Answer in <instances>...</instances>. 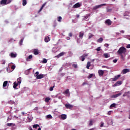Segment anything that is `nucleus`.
<instances>
[{
  "label": "nucleus",
  "instance_id": "obj_8",
  "mask_svg": "<svg viewBox=\"0 0 130 130\" xmlns=\"http://www.w3.org/2000/svg\"><path fill=\"white\" fill-rule=\"evenodd\" d=\"M65 107H66V108H67V109H72V108H73V105H72L71 104H66Z\"/></svg>",
  "mask_w": 130,
  "mask_h": 130
},
{
  "label": "nucleus",
  "instance_id": "obj_6",
  "mask_svg": "<svg viewBox=\"0 0 130 130\" xmlns=\"http://www.w3.org/2000/svg\"><path fill=\"white\" fill-rule=\"evenodd\" d=\"M64 54H66V52H62L60 53L59 54H58L56 56V57H57V58H59V57H60L61 56H63V55H64Z\"/></svg>",
  "mask_w": 130,
  "mask_h": 130
},
{
  "label": "nucleus",
  "instance_id": "obj_12",
  "mask_svg": "<svg viewBox=\"0 0 130 130\" xmlns=\"http://www.w3.org/2000/svg\"><path fill=\"white\" fill-rule=\"evenodd\" d=\"M1 5H3L4 6L7 5V0H2L0 2Z\"/></svg>",
  "mask_w": 130,
  "mask_h": 130
},
{
  "label": "nucleus",
  "instance_id": "obj_56",
  "mask_svg": "<svg viewBox=\"0 0 130 130\" xmlns=\"http://www.w3.org/2000/svg\"><path fill=\"white\" fill-rule=\"evenodd\" d=\"M126 48H130V44H128L126 46Z\"/></svg>",
  "mask_w": 130,
  "mask_h": 130
},
{
  "label": "nucleus",
  "instance_id": "obj_57",
  "mask_svg": "<svg viewBox=\"0 0 130 130\" xmlns=\"http://www.w3.org/2000/svg\"><path fill=\"white\" fill-rule=\"evenodd\" d=\"M45 5H46V3H44V4H43V5L42 6V7L43 8H44V7H45Z\"/></svg>",
  "mask_w": 130,
  "mask_h": 130
},
{
  "label": "nucleus",
  "instance_id": "obj_44",
  "mask_svg": "<svg viewBox=\"0 0 130 130\" xmlns=\"http://www.w3.org/2000/svg\"><path fill=\"white\" fill-rule=\"evenodd\" d=\"M96 51H100L101 50V47H99L96 49Z\"/></svg>",
  "mask_w": 130,
  "mask_h": 130
},
{
  "label": "nucleus",
  "instance_id": "obj_13",
  "mask_svg": "<svg viewBox=\"0 0 130 130\" xmlns=\"http://www.w3.org/2000/svg\"><path fill=\"white\" fill-rule=\"evenodd\" d=\"M19 85H20V84H19L18 83L15 82L13 84L14 89H17V87H18V86H19Z\"/></svg>",
  "mask_w": 130,
  "mask_h": 130
},
{
  "label": "nucleus",
  "instance_id": "obj_7",
  "mask_svg": "<svg viewBox=\"0 0 130 130\" xmlns=\"http://www.w3.org/2000/svg\"><path fill=\"white\" fill-rule=\"evenodd\" d=\"M80 7H81V5L80 4V3H76V4H75L73 8V9H77L78 8H80Z\"/></svg>",
  "mask_w": 130,
  "mask_h": 130
},
{
  "label": "nucleus",
  "instance_id": "obj_52",
  "mask_svg": "<svg viewBox=\"0 0 130 130\" xmlns=\"http://www.w3.org/2000/svg\"><path fill=\"white\" fill-rule=\"evenodd\" d=\"M113 62H114V63L117 62V59H115L113 60Z\"/></svg>",
  "mask_w": 130,
  "mask_h": 130
},
{
  "label": "nucleus",
  "instance_id": "obj_47",
  "mask_svg": "<svg viewBox=\"0 0 130 130\" xmlns=\"http://www.w3.org/2000/svg\"><path fill=\"white\" fill-rule=\"evenodd\" d=\"M35 75H36V77L37 78V77H38V76L39 75V72H36Z\"/></svg>",
  "mask_w": 130,
  "mask_h": 130
},
{
  "label": "nucleus",
  "instance_id": "obj_33",
  "mask_svg": "<svg viewBox=\"0 0 130 130\" xmlns=\"http://www.w3.org/2000/svg\"><path fill=\"white\" fill-rule=\"evenodd\" d=\"M115 106H116V104L115 103H113V104H112L111 105H110V108H112L113 107H115Z\"/></svg>",
  "mask_w": 130,
  "mask_h": 130
},
{
  "label": "nucleus",
  "instance_id": "obj_51",
  "mask_svg": "<svg viewBox=\"0 0 130 130\" xmlns=\"http://www.w3.org/2000/svg\"><path fill=\"white\" fill-rule=\"evenodd\" d=\"M69 37H73V33L70 32L69 34Z\"/></svg>",
  "mask_w": 130,
  "mask_h": 130
},
{
  "label": "nucleus",
  "instance_id": "obj_3",
  "mask_svg": "<svg viewBox=\"0 0 130 130\" xmlns=\"http://www.w3.org/2000/svg\"><path fill=\"white\" fill-rule=\"evenodd\" d=\"M120 77H121V75H118L115 76L114 78H111L110 79V81H111V82H115V81H116L117 80H118V79H119V78H120Z\"/></svg>",
  "mask_w": 130,
  "mask_h": 130
},
{
  "label": "nucleus",
  "instance_id": "obj_46",
  "mask_svg": "<svg viewBox=\"0 0 130 130\" xmlns=\"http://www.w3.org/2000/svg\"><path fill=\"white\" fill-rule=\"evenodd\" d=\"M15 69H16V66L15 65H12L11 66V69L12 70H14Z\"/></svg>",
  "mask_w": 130,
  "mask_h": 130
},
{
  "label": "nucleus",
  "instance_id": "obj_31",
  "mask_svg": "<svg viewBox=\"0 0 130 130\" xmlns=\"http://www.w3.org/2000/svg\"><path fill=\"white\" fill-rule=\"evenodd\" d=\"M104 56L105 57V58H108V57H109V54H108V53H104Z\"/></svg>",
  "mask_w": 130,
  "mask_h": 130
},
{
  "label": "nucleus",
  "instance_id": "obj_50",
  "mask_svg": "<svg viewBox=\"0 0 130 130\" xmlns=\"http://www.w3.org/2000/svg\"><path fill=\"white\" fill-rule=\"evenodd\" d=\"M53 88H54V86H51V87H50V89H49V90H50V91H53Z\"/></svg>",
  "mask_w": 130,
  "mask_h": 130
},
{
  "label": "nucleus",
  "instance_id": "obj_1",
  "mask_svg": "<svg viewBox=\"0 0 130 130\" xmlns=\"http://www.w3.org/2000/svg\"><path fill=\"white\" fill-rule=\"evenodd\" d=\"M126 52V48L124 47H121L117 51L118 54H122V53H125Z\"/></svg>",
  "mask_w": 130,
  "mask_h": 130
},
{
  "label": "nucleus",
  "instance_id": "obj_17",
  "mask_svg": "<svg viewBox=\"0 0 130 130\" xmlns=\"http://www.w3.org/2000/svg\"><path fill=\"white\" fill-rule=\"evenodd\" d=\"M11 57L15 58L17 56V54L14 53V52H11L10 54Z\"/></svg>",
  "mask_w": 130,
  "mask_h": 130
},
{
  "label": "nucleus",
  "instance_id": "obj_61",
  "mask_svg": "<svg viewBox=\"0 0 130 130\" xmlns=\"http://www.w3.org/2000/svg\"><path fill=\"white\" fill-rule=\"evenodd\" d=\"M34 110H38V107H35Z\"/></svg>",
  "mask_w": 130,
  "mask_h": 130
},
{
  "label": "nucleus",
  "instance_id": "obj_20",
  "mask_svg": "<svg viewBox=\"0 0 130 130\" xmlns=\"http://www.w3.org/2000/svg\"><path fill=\"white\" fill-rule=\"evenodd\" d=\"M61 119H63V120L67 119V115L66 114L61 115Z\"/></svg>",
  "mask_w": 130,
  "mask_h": 130
},
{
  "label": "nucleus",
  "instance_id": "obj_21",
  "mask_svg": "<svg viewBox=\"0 0 130 130\" xmlns=\"http://www.w3.org/2000/svg\"><path fill=\"white\" fill-rule=\"evenodd\" d=\"M91 14H87L84 17L83 20H87L88 19V18H89V17H90Z\"/></svg>",
  "mask_w": 130,
  "mask_h": 130
},
{
  "label": "nucleus",
  "instance_id": "obj_58",
  "mask_svg": "<svg viewBox=\"0 0 130 130\" xmlns=\"http://www.w3.org/2000/svg\"><path fill=\"white\" fill-rule=\"evenodd\" d=\"M42 10H43V8L41 7L40 8V9L39 10V12H41V11H42Z\"/></svg>",
  "mask_w": 130,
  "mask_h": 130
},
{
  "label": "nucleus",
  "instance_id": "obj_27",
  "mask_svg": "<svg viewBox=\"0 0 130 130\" xmlns=\"http://www.w3.org/2000/svg\"><path fill=\"white\" fill-rule=\"evenodd\" d=\"M32 127L33 128H37V127H40V125H39V124H34Z\"/></svg>",
  "mask_w": 130,
  "mask_h": 130
},
{
  "label": "nucleus",
  "instance_id": "obj_42",
  "mask_svg": "<svg viewBox=\"0 0 130 130\" xmlns=\"http://www.w3.org/2000/svg\"><path fill=\"white\" fill-rule=\"evenodd\" d=\"M120 56H121V60H124V57H123V55L121 54Z\"/></svg>",
  "mask_w": 130,
  "mask_h": 130
},
{
  "label": "nucleus",
  "instance_id": "obj_62",
  "mask_svg": "<svg viewBox=\"0 0 130 130\" xmlns=\"http://www.w3.org/2000/svg\"><path fill=\"white\" fill-rule=\"evenodd\" d=\"M76 18H80V15L77 14V15H76Z\"/></svg>",
  "mask_w": 130,
  "mask_h": 130
},
{
  "label": "nucleus",
  "instance_id": "obj_9",
  "mask_svg": "<svg viewBox=\"0 0 130 130\" xmlns=\"http://www.w3.org/2000/svg\"><path fill=\"white\" fill-rule=\"evenodd\" d=\"M105 24H107L108 26L111 25V20L110 19H107L105 21Z\"/></svg>",
  "mask_w": 130,
  "mask_h": 130
},
{
  "label": "nucleus",
  "instance_id": "obj_15",
  "mask_svg": "<svg viewBox=\"0 0 130 130\" xmlns=\"http://www.w3.org/2000/svg\"><path fill=\"white\" fill-rule=\"evenodd\" d=\"M123 74H126V73H129V69H125L122 70Z\"/></svg>",
  "mask_w": 130,
  "mask_h": 130
},
{
  "label": "nucleus",
  "instance_id": "obj_37",
  "mask_svg": "<svg viewBox=\"0 0 130 130\" xmlns=\"http://www.w3.org/2000/svg\"><path fill=\"white\" fill-rule=\"evenodd\" d=\"M62 19V18L61 16H59L58 17V22H61Z\"/></svg>",
  "mask_w": 130,
  "mask_h": 130
},
{
  "label": "nucleus",
  "instance_id": "obj_14",
  "mask_svg": "<svg viewBox=\"0 0 130 130\" xmlns=\"http://www.w3.org/2000/svg\"><path fill=\"white\" fill-rule=\"evenodd\" d=\"M43 78H44V75L40 74V75H39V76H37V79L38 80H39L40 79H43Z\"/></svg>",
  "mask_w": 130,
  "mask_h": 130
},
{
  "label": "nucleus",
  "instance_id": "obj_48",
  "mask_svg": "<svg viewBox=\"0 0 130 130\" xmlns=\"http://www.w3.org/2000/svg\"><path fill=\"white\" fill-rule=\"evenodd\" d=\"M112 9H107V13H110L111 12H112Z\"/></svg>",
  "mask_w": 130,
  "mask_h": 130
},
{
  "label": "nucleus",
  "instance_id": "obj_45",
  "mask_svg": "<svg viewBox=\"0 0 130 130\" xmlns=\"http://www.w3.org/2000/svg\"><path fill=\"white\" fill-rule=\"evenodd\" d=\"M1 62H2V64H6V60H2Z\"/></svg>",
  "mask_w": 130,
  "mask_h": 130
},
{
  "label": "nucleus",
  "instance_id": "obj_23",
  "mask_svg": "<svg viewBox=\"0 0 130 130\" xmlns=\"http://www.w3.org/2000/svg\"><path fill=\"white\" fill-rule=\"evenodd\" d=\"M50 39L48 37H46L44 39V41L46 42H48L49 41H50Z\"/></svg>",
  "mask_w": 130,
  "mask_h": 130
},
{
  "label": "nucleus",
  "instance_id": "obj_32",
  "mask_svg": "<svg viewBox=\"0 0 130 130\" xmlns=\"http://www.w3.org/2000/svg\"><path fill=\"white\" fill-rule=\"evenodd\" d=\"M64 94H66V95H68V94H70V90L69 89H67L64 91Z\"/></svg>",
  "mask_w": 130,
  "mask_h": 130
},
{
  "label": "nucleus",
  "instance_id": "obj_49",
  "mask_svg": "<svg viewBox=\"0 0 130 130\" xmlns=\"http://www.w3.org/2000/svg\"><path fill=\"white\" fill-rule=\"evenodd\" d=\"M81 57L82 58L81 59L82 61H84V60H85V57L83 56H81Z\"/></svg>",
  "mask_w": 130,
  "mask_h": 130
},
{
  "label": "nucleus",
  "instance_id": "obj_41",
  "mask_svg": "<svg viewBox=\"0 0 130 130\" xmlns=\"http://www.w3.org/2000/svg\"><path fill=\"white\" fill-rule=\"evenodd\" d=\"M23 41H24V38H22L21 40H20V45H22V44H23Z\"/></svg>",
  "mask_w": 130,
  "mask_h": 130
},
{
  "label": "nucleus",
  "instance_id": "obj_19",
  "mask_svg": "<svg viewBox=\"0 0 130 130\" xmlns=\"http://www.w3.org/2000/svg\"><path fill=\"white\" fill-rule=\"evenodd\" d=\"M90 67H91V62L88 61L87 63L86 69H87V70H89L90 69Z\"/></svg>",
  "mask_w": 130,
  "mask_h": 130
},
{
  "label": "nucleus",
  "instance_id": "obj_43",
  "mask_svg": "<svg viewBox=\"0 0 130 130\" xmlns=\"http://www.w3.org/2000/svg\"><path fill=\"white\" fill-rule=\"evenodd\" d=\"M47 118H52V116H51V115H47Z\"/></svg>",
  "mask_w": 130,
  "mask_h": 130
},
{
  "label": "nucleus",
  "instance_id": "obj_25",
  "mask_svg": "<svg viewBox=\"0 0 130 130\" xmlns=\"http://www.w3.org/2000/svg\"><path fill=\"white\" fill-rule=\"evenodd\" d=\"M7 126H15V124L13 123H8L7 124Z\"/></svg>",
  "mask_w": 130,
  "mask_h": 130
},
{
  "label": "nucleus",
  "instance_id": "obj_26",
  "mask_svg": "<svg viewBox=\"0 0 130 130\" xmlns=\"http://www.w3.org/2000/svg\"><path fill=\"white\" fill-rule=\"evenodd\" d=\"M128 94H130V91L125 92L123 94V97H125L126 96H127Z\"/></svg>",
  "mask_w": 130,
  "mask_h": 130
},
{
  "label": "nucleus",
  "instance_id": "obj_29",
  "mask_svg": "<svg viewBox=\"0 0 130 130\" xmlns=\"http://www.w3.org/2000/svg\"><path fill=\"white\" fill-rule=\"evenodd\" d=\"M98 42H99L100 43L103 42V38H100V39H99L98 40Z\"/></svg>",
  "mask_w": 130,
  "mask_h": 130
},
{
  "label": "nucleus",
  "instance_id": "obj_4",
  "mask_svg": "<svg viewBox=\"0 0 130 130\" xmlns=\"http://www.w3.org/2000/svg\"><path fill=\"white\" fill-rule=\"evenodd\" d=\"M32 53H34L35 55H38V54H39V50H38V49H34Z\"/></svg>",
  "mask_w": 130,
  "mask_h": 130
},
{
  "label": "nucleus",
  "instance_id": "obj_28",
  "mask_svg": "<svg viewBox=\"0 0 130 130\" xmlns=\"http://www.w3.org/2000/svg\"><path fill=\"white\" fill-rule=\"evenodd\" d=\"M93 36H94V35L91 33H89L88 34V39H91V38H92V37H93Z\"/></svg>",
  "mask_w": 130,
  "mask_h": 130
},
{
  "label": "nucleus",
  "instance_id": "obj_10",
  "mask_svg": "<svg viewBox=\"0 0 130 130\" xmlns=\"http://www.w3.org/2000/svg\"><path fill=\"white\" fill-rule=\"evenodd\" d=\"M99 75L100 77H102L104 75V71L101 70H99Z\"/></svg>",
  "mask_w": 130,
  "mask_h": 130
},
{
  "label": "nucleus",
  "instance_id": "obj_2",
  "mask_svg": "<svg viewBox=\"0 0 130 130\" xmlns=\"http://www.w3.org/2000/svg\"><path fill=\"white\" fill-rule=\"evenodd\" d=\"M104 6H106V4H102L99 5H96L93 7L92 10L93 11H96V10H98V9H99L100 8H101V7H103Z\"/></svg>",
  "mask_w": 130,
  "mask_h": 130
},
{
  "label": "nucleus",
  "instance_id": "obj_16",
  "mask_svg": "<svg viewBox=\"0 0 130 130\" xmlns=\"http://www.w3.org/2000/svg\"><path fill=\"white\" fill-rule=\"evenodd\" d=\"M17 84H19V85H21V83H22V78L21 77L18 78L17 79Z\"/></svg>",
  "mask_w": 130,
  "mask_h": 130
},
{
  "label": "nucleus",
  "instance_id": "obj_22",
  "mask_svg": "<svg viewBox=\"0 0 130 130\" xmlns=\"http://www.w3.org/2000/svg\"><path fill=\"white\" fill-rule=\"evenodd\" d=\"M27 5V0H22V5L25 7Z\"/></svg>",
  "mask_w": 130,
  "mask_h": 130
},
{
  "label": "nucleus",
  "instance_id": "obj_38",
  "mask_svg": "<svg viewBox=\"0 0 130 130\" xmlns=\"http://www.w3.org/2000/svg\"><path fill=\"white\" fill-rule=\"evenodd\" d=\"M32 56L31 55H30L28 56V57L26 58L27 60H29V59H31L32 58Z\"/></svg>",
  "mask_w": 130,
  "mask_h": 130
},
{
  "label": "nucleus",
  "instance_id": "obj_11",
  "mask_svg": "<svg viewBox=\"0 0 130 130\" xmlns=\"http://www.w3.org/2000/svg\"><path fill=\"white\" fill-rule=\"evenodd\" d=\"M79 38H80V39H83V37H84V32L80 31L79 32Z\"/></svg>",
  "mask_w": 130,
  "mask_h": 130
},
{
  "label": "nucleus",
  "instance_id": "obj_64",
  "mask_svg": "<svg viewBox=\"0 0 130 130\" xmlns=\"http://www.w3.org/2000/svg\"><path fill=\"white\" fill-rule=\"evenodd\" d=\"M121 33H124V30H122L121 31Z\"/></svg>",
  "mask_w": 130,
  "mask_h": 130
},
{
  "label": "nucleus",
  "instance_id": "obj_34",
  "mask_svg": "<svg viewBox=\"0 0 130 130\" xmlns=\"http://www.w3.org/2000/svg\"><path fill=\"white\" fill-rule=\"evenodd\" d=\"M43 63H47V59L44 58L42 61Z\"/></svg>",
  "mask_w": 130,
  "mask_h": 130
},
{
  "label": "nucleus",
  "instance_id": "obj_30",
  "mask_svg": "<svg viewBox=\"0 0 130 130\" xmlns=\"http://www.w3.org/2000/svg\"><path fill=\"white\" fill-rule=\"evenodd\" d=\"M50 100V98H46L45 99V101L47 103H48V102H49Z\"/></svg>",
  "mask_w": 130,
  "mask_h": 130
},
{
  "label": "nucleus",
  "instance_id": "obj_53",
  "mask_svg": "<svg viewBox=\"0 0 130 130\" xmlns=\"http://www.w3.org/2000/svg\"><path fill=\"white\" fill-rule=\"evenodd\" d=\"M104 46H105V47H108L109 46V44H105L104 45Z\"/></svg>",
  "mask_w": 130,
  "mask_h": 130
},
{
  "label": "nucleus",
  "instance_id": "obj_54",
  "mask_svg": "<svg viewBox=\"0 0 130 130\" xmlns=\"http://www.w3.org/2000/svg\"><path fill=\"white\" fill-rule=\"evenodd\" d=\"M82 56H84V57H86V56H88V54H84Z\"/></svg>",
  "mask_w": 130,
  "mask_h": 130
},
{
  "label": "nucleus",
  "instance_id": "obj_24",
  "mask_svg": "<svg viewBox=\"0 0 130 130\" xmlns=\"http://www.w3.org/2000/svg\"><path fill=\"white\" fill-rule=\"evenodd\" d=\"M8 85V81H5L3 83V88H5V87H7Z\"/></svg>",
  "mask_w": 130,
  "mask_h": 130
},
{
  "label": "nucleus",
  "instance_id": "obj_59",
  "mask_svg": "<svg viewBox=\"0 0 130 130\" xmlns=\"http://www.w3.org/2000/svg\"><path fill=\"white\" fill-rule=\"evenodd\" d=\"M85 85H87V83H86V82H83V83H82V86H85Z\"/></svg>",
  "mask_w": 130,
  "mask_h": 130
},
{
  "label": "nucleus",
  "instance_id": "obj_5",
  "mask_svg": "<svg viewBox=\"0 0 130 130\" xmlns=\"http://www.w3.org/2000/svg\"><path fill=\"white\" fill-rule=\"evenodd\" d=\"M122 93L120 92L116 94H113L111 96V98H117V97H119Z\"/></svg>",
  "mask_w": 130,
  "mask_h": 130
},
{
  "label": "nucleus",
  "instance_id": "obj_55",
  "mask_svg": "<svg viewBox=\"0 0 130 130\" xmlns=\"http://www.w3.org/2000/svg\"><path fill=\"white\" fill-rule=\"evenodd\" d=\"M104 125V123H102L100 125V127H103V126Z\"/></svg>",
  "mask_w": 130,
  "mask_h": 130
},
{
  "label": "nucleus",
  "instance_id": "obj_40",
  "mask_svg": "<svg viewBox=\"0 0 130 130\" xmlns=\"http://www.w3.org/2000/svg\"><path fill=\"white\" fill-rule=\"evenodd\" d=\"M93 77V74H90L89 76L87 77L88 79H91Z\"/></svg>",
  "mask_w": 130,
  "mask_h": 130
},
{
  "label": "nucleus",
  "instance_id": "obj_36",
  "mask_svg": "<svg viewBox=\"0 0 130 130\" xmlns=\"http://www.w3.org/2000/svg\"><path fill=\"white\" fill-rule=\"evenodd\" d=\"M89 125V126H91V125H93V120H90Z\"/></svg>",
  "mask_w": 130,
  "mask_h": 130
},
{
  "label": "nucleus",
  "instance_id": "obj_39",
  "mask_svg": "<svg viewBox=\"0 0 130 130\" xmlns=\"http://www.w3.org/2000/svg\"><path fill=\"white\" fill-rule=\"evenodd\" d=\"M12 0H6V4L9 5V4L12 2Z\"/></svg>",
  "mask_w": 130,
  "mask_h": 130
},
{
  "label": "nucleus",
  "instance_id": "obj_63",
  "mask_svg": "<svg viewBox=\"0 0 130 130\" xmlns=\"http://www.w3.org/2000/svg\"><path fill=\"white\" fill-rule=\"evenodd\" d=\"M21 114H22V115H25V112H21Z\"/></svg>",
  "mask_w": 130,
  "mask_h": 130
},
{
  "label": "nucleus",
  "instance_id": "obj_35",
  "mask_svg": "<svg viewBox=\"0 0 130 130\" xmlns=\"http://www.w3.org/2000/svg\"><path fill=\"white\" fill-rule=\"evenodd\" d=\"M72 67H73L74 69H78V65L76 64H73Z\"/></svg>",
  "mask_w": 130,
  "mask_h": 130
},
{
  "label": "nucleus",
  "instance_id": "obj_18",
  "mask_svg": "<svg viewBox=\"0 0 130 130\" xmlns=\"http://www.w3.org/2000/svg\"><path fill=\"white\" fill-rule=\"evenodd\" d=\"M121 84H122V82L121 81H118L114 85V86H116L117 85H121Z\"/></svg>",
  "mask_w": 130,
  "mask_h": 130
},
{
  "label": "nucleus",
  "instance_id": "obj_60",
  "mask_svg": "<svg viewBox=\"0 0 130 130\" xmlns=\"http://www.w3.org/2000/svg\"><path fill=\"white\" fill-rule=\"evenodd\" d=\"M111 114V111H109L108 112V115H110Z\"/></svg>",
  "mask_w": 130,
  "mask_h": 130
}]
</instances>
